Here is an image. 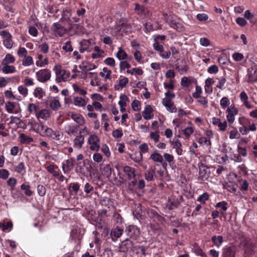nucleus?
<instances>
[{"label": "nucleus", "mask_w": 257, "mask_h": 257, "mask_svg": "<svg viewBox=\"0 0 257 257\" xmlns=\"http://www.w3.org/2000/svg\"><path fill=\"white\" fill-rule=\"evenodd\" d=\"M36 76L39 82L44 83L50 79L51 71L47 69H41L36 72Z\"/></svg>", "instance_id": "nucleus-8"}, {"label": "nucleus", "mask_w": 257, "mask_h": 257, "mask_svg": "<svg viewBox=\"0 0 257 257\" xmlns=\"http://www.w3.org/2000/svg\"><path fill=\"white\" fill-rule=\"evenodd\" d=\"M84 142V137L80 134L79 136H77L76 138L74 140V147L80 149L82 148L83 144Z\"/></svg>", "instance_id": "nucleus-26"}, {"label": "nucleus", "mask_w": 257, "mask_h": 257, "mask_svg": "<svg viewBox=\"0 0 257 257\" xmlns=\"http://www.w3.org/2000/svg\"><path fill=\"white\" fill-rule=\"evenodd\" d=\"M209 199V195L208 193L205 192L203 194L199 195L197 199V201L200 202L201 204L205 203V202Z\"/></svg>", "instance_id": "nucleus-50"}, {"label": "nucleus", "mask_w": 257, "mask_h": 257, "mask_svg": "<svg viewBox=\"0 0 257 257\" xmlns=\"http://www.w3.org/2000/svg\"><path fill=\"white\" fill-rule=\"evenodd\" d=\"M0 35L3 39V45L7 49H11L13 47V41L12 35L7 30H4L0 32Z\"/></svg>", "instance_id": "nucleus-6"}, {"label": "nucleus", "mask_w": 257, "mask_h": 257, "mask_svg": "<svg viewBox=\"0 0 257 257\" xmlns=\"http://www.w3.org/2000/svg\"><path fill=\"white\" fill-rule=\"evenodd\" d=\"M220 106L223 109H225L230 104V101L227 97H222L220 102Z\"/></svg>", "instance_id": "nucleus-62"}, {"label": "nucleus", "mask_w": 257, "mask_h": 257, "mask_svg": "<svg viewBox=\"0 0 257 257\" xmlns=\"http://www.w3.org/2000/svg\"><path fill=\"white\" fill-rule=\"evenodd\" d=\"M73 104L79 107H83L86 105V102L85 99L81 97H75Z\"/></svg>", "instance_id": "nucleus-38"}, {"label": "nucleus", "mask_w": 257, "mask_h": 257, "mask_svg": "<svg viewBox=\"0 0 257 257\" xmlns=\"http://www.w3.org/2000/svg\"><path fill=\"white\" fill-rule=\"evenodd\" d=\"M123 229L119 227H116L113 230H111L110 235L112 237V239L114 240L113 237L115 238L119 237L122 234Z\"/></svg>", "instance_id": "nucleus-33"}, {"label": "nucleus", "mask_w": 257, "mask_h": 257, "mask_svg": "<svg viewBox=\"0 0 257 257\" xmlns=\"http://www.w3.org/2000/svg\"><path fill=\"white\" fill-rule=\"evenodd\" d=\"M33 64V60L31 56H27L24 57L22 61V64L25 66H29Z\"/></svg>", "instance_id": "nucleus-58"}, {"label": "nucleus", "mask_w": 257, "mask_h": 257, "mask_svg": "<svg viewBox=\"0 0 257 257\" xmlns=\"http://www.w3.org/2000/svg\"><path fill=\"white\" fill-rule=\"evenodd\" d=\"M96 53H92L91 55V57L92 59H95L98 58H100L102 56V55L104 54V51L101 49L98 46H95L94 49L93 50Z\"/></svg>", "instance_id": "nucleus-37"}, {"label": "nucleus", "mask_w": 257, "mask_h": 257, "mask_svg": "<svg viewBox=\"0 0 257 257\" xmlns=\"http://www.w3.org/2000/svg\"><path fill=\"white\" fill-rule=\"evenodd\" d=\"M198 167L199 169V179L203 181L207 180L210 174L208 168L202 162L198 163Z\"/></svg>", "instance_id": "nucleus-10"}, {"label": "nucleus", "mask_w": 257, "mask_h": 257, "mask_svg": "<svg viewBox=\"0 0 257 257\" xmlns=\"http://www.w3.org/2000/svg\"><path fill=\"white\" fill-rule=\"evenodd\" d=\"M150 215L155 221H156L157 225L163 224L164 221V217L160 215L156 211L151 210L150 212Z\"/></svg>", "instance_id": "nucleus-20"}, {"label": "nucleus", "mask_w": 257, "mask_h": 257, "mask_svg": "<svg viewBox=\"0 0 257 257\" xmlns=\"http://www.w3.org/2000/svg\"><path fill=\"white\" fill-rule=\"evenodd\" d=\"M150 159H152L154 162L158 163H162L163 158L162 156L158 153H153L150 156Z\"/></svg>", "instance_id": "nucleus-45"}, {"label": "nucleus", "mask_w": 257, "mask_h": 257, "mask_svg": "<svg viewBox=\"0 0 257 257\" xmlns=\"http://www.w3.org/2000/svg\"><path fill=\"white\" fill-rule=\"evenodd\" d=\"M223 238L221 236H213L212 237V241L215 245L219 247L222 243Z\"/></svg>", "instance_id": "nucleus-59"}, {"label": "nucleus", "mask_w": 257, "mask_h": 257, "mask_svg": "<svg viewBox=\"0 0 257 257\" xmlns=\"http://www.w3.org/2000/svg\"><path fill=\"white\" fill-rule=\"evenodd\" d=\"M240 239V244L246 248H251L252 247V244L250 242V239L245 236L244 234H242Z\"/></svg>", "instance_id": "nucleus-24"}, {"label": "nucleus", "mask_w": 257, "mask_h": 257, "mask_svg": "<svg viewBox=\"0 0 257 257\" xmlns=\"http://www.w3.org/2000/svg\"><path fill=\"white\" fill-rule=\"evenodd\" d=\"M120 100L118 101V104L120 107L126 106V101H128V98L125 94L120 95Z\"/></svg>", "instance_id": "nucleus-56"}, {"label": "nucleus", "mask_w": 257, "mask_h": 257, "mask_svg": "<svg viewBox=\"0 0 257 257\" xmlns=\"http://www.w3.org/2000/svg\"><path fill=\"white\" fill-rule=\"evenodd\" d=\"M99 141V139L96 135H90L88 138V143L90 145V150L98 151L100 148Z\"/></svg>", "instance_id": "nucleus-14"}, {"label": "nucleus", "mask_w": 257, "mask_h": 257, "mask_svg": "<svg viewBox=\"0 0 257 257\" xmlns=\"http://www.w3.org/2000/svg\"><path fill=\"white\" fill-rule=\"evenodd\" d=\"M239 123L241 125H248V131L254 132L256 130V125L254 121L251 120L250 118L242 117L239 118Z\"/></svg>", "instance_id": "nucleus-13"}, {"label": "nucleus", "mask_w": 257, "mask_h": 257, "mask_svg": "<svg viewBox=\"0 0 257 257\" xmlns=\"http://www.w3.org/2000/svg\"><path fill=\"white\" fill-rule=\"evenodd\" d=\"M92 163L91 161L87 159L78 162L76 164L75 172L85 177L91 176L92 174H94Z\"/></svg>", "instance_id": "nucleus-1"}, {"label": "nucleus", "mask_w": 257, "mask_h": 257, "mask_svg": "<svg viewBox=\"0 0 257 257\" xmlns=\"http://www.w3.org/2000/svg\"><path fill=\"white\" fill-rule=\"evenodd\" d=\"M235 250L233 246L225 247L223 249V257H235Z\"/></svg>", "instance_id": "nucleus-22"}, {"label": "nucleus", "mask_w": 257, "mask_h": 257, "mask_svg": "<svg viewBox=\"0 0 257 257\" xmlns=\"http://www.w3.org/2000/svg\"><path fill=\"white\" fill-rule=\"evenodd\" d=\"M246 79V81L249 83H253L257 81V67L256 66L247 69Z\"/></svg>", "instance_id": "nucleus-9"}, {"label": "nucleus", "mask_w": 257, "mask_h": 257, "mask_svg": "<svg viewBox=\"0 0 257 257\" xmlns=\"http://www.w3.org/2000/svg\"><path fill=\"white\" fill-rule=\"evenodd\" d=\"M244 18L249 20L250 23L252 24H254L255 23V21L253 20L255 16L252 14L249 10H246L244 12Z\"/></svg>", "instance_id": "nucleus-46"}, {"label": "nucleus", "mask_w": 257, "mask_h": 257, "mask_svg": "<svg viewBox=\"0 0 257 257\" xmlns=\"http://www.w3.org/2000/svg\"><path fill=\"white\" fill-rule=\"evenodd\" d=\"M128 83V79L126 77H123L119 80V83L117 85L118 88L115 86V89L119 90L120 88L122 89L125 87L126 84Z\"/></svg>", "instance_id": "nucleus-49"}, {"label": "nucleus", "mask_w": 257, "mask_h": 257, "mask_svg": "<svg viewBox=\"0 0 257 257\" xmlns=\"http://www.w3.org/2000/svg\"><path fill=\"white\" fill-rule=\"evenodd\" d=\"M20 187L22 190L25 191L24 193L26 196H31L33 195L34 192L30 189L31 186L29 185L22 184Z\"/></svg>", "instance_id": "nucleus-39"}, {"label": "nucleus", "mask_w": 257, "mask_h": 257, "mask_svg": "<svg viewBox=\"0 0 257 257\" xmlns=\"http://www.w3.org/2000/svg\"><path fill=\"white\" fill-rule=\"evenodd\" d=\"M15 171L18 173L24 174L26 172V167L24 163L23 162L20 163L15 167Z\"/></svg>", "instance_id": "nucleus-47"}, {"label": "nucleus", "mask_w": 257, "mask_h": 257, "mask_svg": "<svg viewBox=\"0 0 257 257\" xmlns=\"http://www.w3.org/2000/svg\"><path fill=\"white\" fill-rule=\"evenodd\" d=\"M102 174L103 176L107 178L109 180L115 178V175L113 172L114 170L110 164H107L101 168Z\"/></svg>", "instance_id": "nucleus-11"}, {"label": "nucleus", "mask_w": 257, "mask_h": 257, "mask_svg": "<svg viewBox=\"0 0 257 257\" xmlns=\"http://www.w3.org/2000/svg\"><path fill=\"white\" fill-rule=\"evenodd\" d=\"M194 133V128L193 127H187L182 130V133L185 136V139H189L191 135Z\"/></svg>", "instance_id": "nucleus-52"}, {"label": "nucleus", "mask_w": 257, "mask_h": 257, "mask_svg": "<svg viewBox=\"0 0 257 257\" xmlns=\"http://www.w3.org/2000/svg\"><path fill=\"white\" fill-rule=\"evenodd\" d=\"M71 117L79 125H83L85 123L84 117L79 113H72L71 115Z\"/></svg>", "instance_id": "nucleus-28"}, {"label": "nucleus", "mask_w": 257, "mask_h": 257, "mask_svg": "<svg viewBox=\"0 0 257 257\" xmlns=\"http://www.w3.org/2000/svg\"><path fill=\"white\" fill-rule=\"evenodd\" d=\"M14 77L6 78L0 77V87H5L8 83L14 81Z\"/></svg>", "instance_id": "nucleus-41"}, {"label": "nucleus", "mask_w": 257, "mask_h": 257, "mask_svg": "<svg viewBox=\"0 0 257 257\" xmlns=\"http://www.w3.org/2000/svg\"><path fill=\"white\" fill-rule=\"evenodd\" d=\"M164 17L166 22L172 28L175 29L177 31L181 28V24L177 21V16L175 15H168L167 14H164Z\"/></svg>", "instance_id": "nucleus-5"}, {"label": "nucleus", "mask_w": 257, "mask_h": 257, "mask_svg": "<svg viewBox=\"0 0 257 257\" xmlns=\"http://www.w3.org/2000/svg\"><path fill=\"white\" fill-rule=\"evenodd\" d=\"M15 61V58L11 54H6L5 58L3 60L2 64H9L14 63Z\"/></svg>", "instance_id": "nucleus-40"}, {"label": "nucleus", "mask_w": 257, "mask_h": 257, "mask_svg": "<svg viewBox=\"0 0 257 257\" xmlns=\"http://www.w3.org/2000/svg\"><path fill=\"white\" fill-rule=\"evenodd\" d=\"M99 204L102 206L106 207L109 209V211L114 209L113 202L107 197L101 196L99 199Z\"/></svg>", "instance_id": "nucleus-16"}, {"label": "nucleus", "mask_w": 257, "mask_h": 257, "mask_svg": "<svg viewBox=\"0 0 257 257\" xmlns=\"http://www.w3.org/2000/svg\"><path fill=\"white\" fill-rule=\"evenodd\" d=\"M114 222L117 225H120L124 222L122 218L119 213H115L113 215Z\"/></svg>", "instance_id": "nucleus-53"}, {"label": "nucleus", "mask_w": 257, "mask_h": 257, "mask_svg": "<svg viewBox=\"0 0 257 257\" xmlns=\"http://www.w3.org/2000/svg\"><path fill=\"white\" fill-rule=\"evenodd\" d=\"M130 185L134 188L142 189L145 187V182L143 179L140 180L138 182L137 179H134L133 181L130 182Z\"/></svg>", "instance_id": "nucleus-25"}, {"label": "nucleus", "mask_w": 257, "mask_h": 257, "mask_svg": "<svg viewBox=\"0 0 257 257\" xmlns=\"http://www.w3.org/2000/svg\"><path fill=\"white\" fill-rule=\"evenodd\" d=\"M51 30L55 36L62 37L66 32V29L59 23H54L51 27Z\"/></svg>", "instance_id": "nucleus-12"}, {"label": "nucleus", "mask_w": 257, "mask_h": 257, "mask_svg": "<svg viewBox=\"0 0 257 257\" xmlns=\"http://www.w3.org/2000/svg\"><path fill=\"white\" fill-rule=\"evenodd\" d=\"M40 135L42 136L46 137L56 141H59L61 139V135L59 131H54L52 128L48 126H46L44 134H40Z\"/></svg>", "instance_id": "nucleus-7"}, {"label": "nucleus", "mask_w": 257, "mask_h": 257, "mask_svg": "<svg viewBox=\"0 0 257 257\" xmlns=\"http://www.w3.org/2000/svg\"><path fill=\"white\" fill-rule=\"evenodd\" d=\"M238 181L239 183L240 190L242 192H247L249 188V183L248 181L246 180H243L241 178L238 180Z\"/></svg>", "instance_id": "nucleus-32"}, {"label": "nucleus", "mask_w": 257, "mask_h": 257, "mask_svg": "<svg viewBox=\"0 0 257 257\" xmlns=\"http://www.w3.org/2000/svg\"><path fill=\"white\" fill-rule=\"evenodd\" d=\"M109 211L108 209H102L98 214V218H97V222L101 224L102 223V221L103 220V218L105 216H107L108 215L107 213Z\"/></svg>", "instance_id": "nucleus-43"}, {"label": "nucleus", "mask_w": 257, "mask_h": 257, "mask_svg": "<svg viewBox=\"0 0 257 257\" xmlns=\"http://www.w3.org/2000/svg\"><path fill=\"white\" fill-rule=\"evenodd\" d=\"M46 126H45L42 122H40V123L34 121V123L33 124V127L34 128H37V130L36 132L37 133H40L41 131L43 130L45 131L46 128Z\"/></svg>", "instance_id": "nucleus-55"}, {"label": "nucleus", "mask_w": 257, "mask_h": 257, "mask_svg": "<svg viewBox=\"0 0 257 257\" xmlns=\"http://www.w3.org/2000/svg\"><path fill=\"white\" fill-rule=\"evenodd\" d=\"M175 68H176V69H177L178 71V72L181 74H182L184 73H186L187 72L189 67L186 64H184L182 66H179L178 65H176Z\"/></svg>", "instance_id": "nucleus-60"}, {"label": "nucleus", "mask_w": 257, "mask_h": 257, "mask_svg": "<svg viewBox=\"0 0 257 257\" xmlns=\"http://www.w3.org/2000/svg\"><path fill=\"white\" fill-rule=\"evenodd\" d=\"M155 167L152 166L146 170L144 173L146 180L148 181H151L154 180V177H156Z\"/></svg>", "instance_id": "nucleus-18"}, {"label": "nucleus", "mask_w": 257, "mask_h": 257, "mask_svg": "<svg viewBox=\"0 0 257 257\" xmlns=\"http://www.w3.org/2000/svg\"><path fill=\"white\" fill-rule=\"evenodd\" d=\"M79 126L69 125L65 127L66 133L69 135H75L78 132Z\"/></svg>", "instance_id": "nucleus-35"}, {"label": "nucleus", "mask_w": 257, "mask_h": 257, "mask_svg": "<svg viewBox=\"0 0 257 257\" xmlns=\"http://www.w3.org/2000/svg\"><path fill=\"white\" fill-rule=\"evenodd\" d=\"M50 106L53 110H57L61 106L59 101L56 99L51 100Z\"/></svg>", "instance_id": "nucleus-48"}, {"label": "nucleus", "mask_w": 257, "mask_h": 257, "mask_svg": "<svg viewBox=\"0 0 257 257\" xmlns=\"http://www.w3.org/2000/svg\"><path fill=\"white\" fill-rule=\"evenodd\" d=\"M19 138L22 144H30L34 141L32 137L28 136L24 134H21Z\"/></svg>", "instance_id": "nucleus-36"}, {"label": "nucleus", "mask_w": 257, "mask_h": 257, "mask_svg": "<svg viewBox=\"0 0 257 257\" xmlns=\"http://www.w3.org/2000/svg\"><path fill=\"white\" fill-rule=\"evenodd\" d=\"M135 12H137L138 15L142 16L145 13V8L144 6H141L139 4H135V7L134 8Z\"/></svg>", "instance_id": "nucleus-51"}, {"label": "nucleus", "mask_w": 257, "mask_h": 257, "mask_svg": "<svg viewBox=\"0 0 257 257\" xmlns=\"http://www.w3.org/2000/svg\"><path fill=\"white\" fill-rule=\"evenodd\" d=\"M227 205L228 204L226 201H222L217 203L215 205V207L217 208H220L223 211H225L227 209Z\"/></svg>", "instance_id": "nucleus-63"}, {"label": "nucleus", "mask_w": 257, "mask_h": 257, "mask_svg": "<svg viewBox=\"0 0 257 257\" xmlns=\"http://www.w3.org/2000/svg\"><path fill=\"white\" fill-rule=\"evenodd\" d=\"M116 57L119 60L125 59L127 57L126 53L121 48H118V51L116 54Z\"/></svg>", "instance_id": "nucleus-42"}, {"label": "nucleus", "mask_w": 257, "mask_h": 257, "mask_svg": "<svg viewBox=\"0 0 257 257\" xmlns=\"http://www.w3.org/2000/svg\"><path fill=\"white\" fill-rule=\"evenodd\" d=\"M132 109L136 111H138L141 110V104L139 100H134L132 103Z\"/></svg>", "instance_id": "nucleus-64"}, {"label": "nucleus", "mask_w": 257, "mask_h": 257, "mask_svg": "<svg viewBox=\"0 0 257 257\" xmlns=\"http://www.w3.org/2000/svg\"><path fill=\"white\" fill-rule=\"evenodd\" d=\"M84 191L87 195H91L94 193L98 195V193L95 191L93 186L88 182L86 183L84 185Z\"/></svg>", "instance_id": "nucleus-29"}, {"label": "nucleus", "mask_w": 257, "mask_h": 257, "mask_svg": "<svg viewBox=\"0 0 257 257\" xmlns=\"http://www.w3.org/2000/svg\"><path fill=\"white\" fill-rule=\"evenodd\" d=\"M75 164V159L73 158H71L67 159L65 161V163H63L62 165V169L64 173H69L70 172Z\"/></svg>", "instance_id": "nucleus-17"}, {"label": "nucleus", "mask_w": 257, "mask_h": 257, "mask_svg": "<svg viewBox=\"0 0 257 257\" xmlns=\"http://www.w3.org/2000/svg\"><path fill=\"white\" fill-rule=\"evenodd\" d=\"M3 65L2 71L4 74L13 73L16 71V68L14 66L8 64H3Z\"/></svg>", "instance_id": "nucleus-30"}, {"label": "nucleus", "mask_w": 257, "mask_h": 257, "mask_svg": "<svg viewBox=\"0 0 257 257\" xmlns=\"http://www.w3.org/2000/svg\"><path fill=\"white\" fill-rule=\"evenodd\" d=\"M17 183V180L13 177L10 178L7 182V185L10 187V191L13 196H14V190L15 189V186Z\"/></svg>", "instance_id": "nucleus-27"}, {"label": "nucleus", "mask_w": 257, "mask_h": 257, "mask_svg": "<svg viewBox=\"0 0 257 257\" xmlns=\"http://www.w3.org/2000/svg\"><path fill=\"white\" fill-rule=\"evenodd\" d=\"M192 250L197 255H200L202 257H206V255L204 252L203 251L202 249L196 244L193 245Z\"/></svg>", "instance_id": "nucleus-44"}, {"label": "nucleus", "mask_w": 257, "mask_h": 257, "mask_svg": "<svg viewBox=\"0 0 257 257\" xmlns=\"http://www.w3.org/2000/svg\"><path fill=\"white\" fill-rule=\"evenodd\" d=\"M33 94L36 98L42 99L45 96L46 93L41 87H38L34 89Z\"/></svg>", "instance_id": "nucleus-31"}, {"label": "nucleus", "mask_w": 257, "mask_h": 257, "mask_svg": "<svg viewBox=\"0 0 257 257\" xmlns=\"http://www.w3.org/2000/svg\"><path fill=\"white\" fill-rule=\"evenodd\" d=\"M16 106V102L8 101L6 103V108L9 113H13Z\"/></svg>", "instance_id": "nucleus-54"}, {"label": "nucleus", "mask_w": 257, "mask_h": 257, "mask_svg": "<svg viewBox=\"0 0 257 257\" xmlns=\"http://www.w3.org/2000/svg\"><path fill=\"white\" fill-rule=\"evenodd\" d=\"M53 70L56 74V81L58 83L65 81L70 77L69 72L62 69L60 65H55L53 68Z\"/></svg>", "instance_id": "nucleus-2"}, {"label": "nucleus", "mask_w": 257, "mask_h": 257, "mask_svg": "<svg viewBox=\"0 0 257 257\" xmlns=\"http://www.w3.org/2000/svg\"><path fill=\"white\" fill-rule=\"evenodd\" d=\"M88 74L89 75V77L94 78V80H92L90 81V84L93 86L99 85V84L98 83V82L96 81V80L98 79L97 74L96 73L89 72Z\"/></svg>", "instance_id": "nucleus-57"}, {"label": "nucleus", "mask_w": 257, "mask_h": 257, "mask_svg": "<svg viewBox=\"0 0 257 257\" xmlns=\"http://www.w3.org/2000/svg\"><path fill=\"white\" fill-rule=\"evenodd\" d=\"M115 29L118 33L127 34L131 32V26L130 24L120 21L119 24L115 26Z\"/></svg>", "instance_id": "nucleus-15"}, {"label": "nucleus", "mask_w": 257, "mask_h": 257, "mask_svg": "<svg viewBox=\"0 0 257 257\" xmlns=\"http://www.w3.org/2000/svg\"><path fill=\"white\" fill-rule=\"evenodd\" d=\"M50 111L46 109H42L36 114V117L38 119L42 118L46 120L50 117Z\"/></svg>", "instance_id": "nucleus-23"}, {"label": "nucleus", "mask_w": 257, "mask_h": 257, "mask_svg": "<svg viewBox=\"0 0 257 257\" xmlns=\"http://www.w3.org/2000/svg\"><path fill=\"white\" fill-rule=\"evenodd\" d=\"M39 109V105L33 103H29L27 106V110L31 114H35L36 116L38 112Z\"/></svg>", "instance_id": "nucleus-34"}, {"label": "nucleus", "mask_w": 257, "mask_h": 257, "mask_svg": "<svg viewBox=\"0 0 257 257\" xmlns=\"http://www.w3.org/2000/svg\"><path fill=\"white\" fill-rule=\"evenodd\" d=\"M95 45V40L92 39H82L79 42V52L83 53L85 52H90L94 49Z\"/></svg>", "instance_id": "nucleus-3"}, {"label": "nucleus", "mask_w": 257, "mask_h": 257, "mask_svg": "<svg viewBox=\"0 0 257 257\" xmlns=\"http://www.w3.org/2000/svg\"><path fill=\"white\" fill-rule=\"evenodd\" d=\"M153 112V109L151 105H148L146 106L144 110L142 112L144 118L146 120L152 118L154 116Z\"/></svg>", "instance_id": "nucleus-21"}, {"label": "nucleus", "mask_w": 257, "mask_h": 257, "mask_svg": "<svg viewBox=\"0 0 257 257\" xmlns=\"http://www.w3.org/2000/svg\"><path fill=\"white\" fill-rule=\"evenodd\" d=\"M183 201L184 199L182 195L177 197L172 195L169 197L168 201L166 203L165 208L169 210H174L178 208Z\"/></svg>", "instance_id": "nucleus-4"}, {"label": "nucleus", "mask_w": 257, "mask_h": 257, "mask_svg": "<svg viewBox=\"0 0 257 257\" xmlns=\"http://www.w3.org/2000/svg\"><path fill=\"white\" fill-rule=\"evenodd\" d=\"M123 171L128 180L135 179L136 177V170L134 168L128 166H126L123 167Z\"/></svg>", "instance_id": "nucleus-19"}, {"label": "nucleus", "mask_w": 257, "mask_h": 257, "mask_svg": "<svg viewBox=\"0 0 257 257\" xmlns=\"http://www.w3.org/2000/svg\"><path fill=\"white\" fill-rule=\"evenodd\" d=\"M131 158L135 162L137 163H140L143 160V155L141 154L138 153V154H134L131 155Z\"/></svg>", "instance_id": "nucleus-61"}]
</instances>
